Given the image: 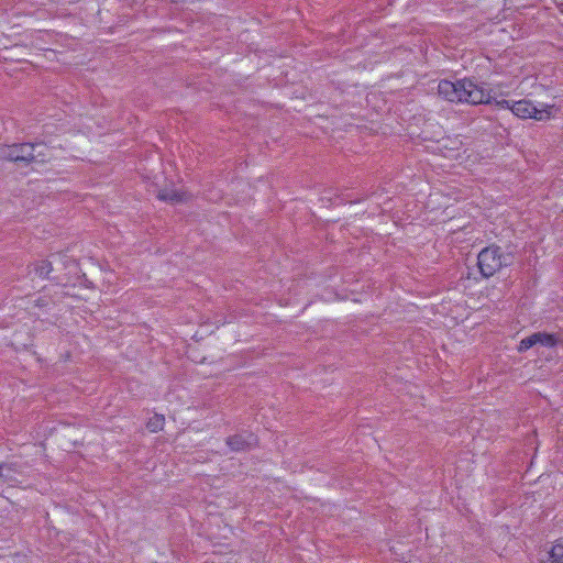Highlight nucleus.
<instances>
[{
  "label": "nucleus",
  "instance_id": "39448f33",
  "mask_svg": "<svg viewBox=\"0 0 563 563\" xmlns=\"http://www.w3.org/2000/svg\"><path fill=\"white\" fill-rule=\"evenodd\" d=\"M465 92L463 93L462 102L471 104H492L493 100L488 92L483 87H479L471 79H464Z\"/></svg>",
  "mask_w": 563,
  "mask_h": 563
},
{
  "label": "nucleus",
  "instance_id": "f03ea898",
  "mask_svg": "<svg viewBox=\"0 0 563 563\" xmlns=\"http://www.w3.org/2000/svg\"><path fill=\"white\" fill-rule=\"evenodd\" d=\"M42 146L41 143H20L3 145L0 147V159L27 165L36 159L35 150Z\"/></svg>",
  "mask_w": 563,
  "mask_h": 563
},
{
  "label": "nucleus",
  "instance_id": "423d86ee",
  "mask_svg": "<svg viewBox=\"0 0 563 563\" xmlns=\"http://www.w3.org/2000/svg\"><path fill=\"white\" fill-rule=\"evenodd\" d=\"M465 92L464 79L455 82L450 80H441L438 85V93L443 99L451 102H462L463 93Z\"/></svg>",
  "mask_w": 563,
  "mask_h": 563
},
{
  "label": "nucleus",
  "instance_id": "0eeeda50",
  "mask_svg": "<svg viewBox=\"0 0 563 563\" xmlns=\"http://www.w3.org/2000/svg\"><path fill=\"white\" fill-rule=\"evenodd\" d=\"M30 267L32 268L31 272L41 278H49V273L53 269L52 262L47 260L35 262Z\"/></svg>",
  "mask_w": 563,
  "mask_h": 563
},
{
  "label": "nucleus",
  "instance_id": "1a4fd4ad",
  "mask_svg": "<svg viewBox=\"0 0 563 563\" xmlns=\"http://www.w3.org/2000/svg\"><path fill=\"white\" fill-rule=\"evenodd\" d=\"M157 198L163 201L176 203L184 200V194L175 189H162L158 191Z\"/></svg>",
  "mask_w": 563,
  "mask_h": 563
},
{
  "label": "nucleus",
  "instance_id": "ddd939ff",
  "mask_svg": "<svg viewBox=\"0 0 563 563\" xmlns=\"http://www.w3.org/2000/svg\"><path fill=\"white\" fill-rule=\"evenodd\" d=\"M492 100H493L492 104H495L498 108L510 109L511 110V104L512 103H510L509 100H506V99L497 100L495 98H492Z\"/></svg>",
  "mask_w": 563,
  "mask_h": 563
},
{
  "label": "nucleus",
  "instance_id": "f257e3e1",
  "mask_svg": "<svg viewBox=\"0 0 563 563\" xmlns=\"http://www.w3.org/2000/svg\"><path fill=\"white\" fill-rule=\"evenodd\" d=\"M514 254L504 252L500 246L492 244L484 247L477 255V266L484 278H489L503 267L514 264Z\"/></svg>",
  "mask_w": 563,
  "mask_h": 563
},
{
  "label": "nucleus",
  "instance_id": "7ed1b4c3",
  "mask_svg": "<svg viewBox=\"0 0 563 563\" xmlns=\"http://www.w3.org/2000/svg\"><path fill=\"white\" fill-rule=\"evenodd\" d=\"M553 106L538 109L530 100H519L511 104V112L520 119L548 120L551 117Z\"/></svg>",
  "mask_w": 563,
  "mask_h": 563
},
{
  "label": "nucleus",
  "instance_id": "6e6552de",
  "mask_svg": "<svg viewBox=\"0 0 563 563\" xmlns=\"http://www.w3.org/2000/svg\"><path fill=\"white\" fill-rule=\"evenodd\" d=\"M533 338L536 339V344H540L545 347H554L559 342L555 334L547 332H536L533 333Z\"/></svg>",
  "mask_w": 563,
  "mask_h": 563
},
{
  "label": "nucleus",
  "instance_id": "9b49d317",
  "mask_svg": "<svg viewBox=\"0 0 563 563\" xmlns=\"http://www.w3.org/2000/svg\"><path fill=\"white\" fill-rule=\"evenodd\" d=\"M164 422L165 418L163 415H155L147 421L146 427L151 432H157L163 429Z\"/></svg>",
  "mask_w": 563,
  "mask_h": 563
},
{
  "label": "nucleus",
  "instance_id": "2eb2a0df",
  "mask_svg": "<svg viewBox=\"0 0 563 563\" xmlns=\"http://www.w3.org/2000/svg\"><path fill=\"white\" fill-rule=\"evenodd\" d=\"M47 305H48V299H46V298H38L35 300L36 307L43 308V307H46Z\"/></svg>",
  "mask_w": 563,
  "mask_h": 563
},
{
  "label": "nucleus",
  "instance_id": "9d476101",
  "mask_svg": "<svg viewBox=\"0 0 563 563\" xmlns=\"http://www.w3.org/2000/svg\"><path fill=\"white\" fill-rule=\"evenodd\" d=\"M543 563H563V543L556 542L548 553Z\"/></svg>",
  "mask_w": 563,
  "mask_h": 563
},
{
  "label": "nucleus",
  "instance_id": "dca6fc26",
  "mask_svg": "<svg viewBox=\"0 0 563 563\" xmlns=\"http://www.w3.org/2000/svg\"><path fill=\"white\" fill-rule=\"evenodd\" d=\"M2 470H3V465L0 464V477L2 476Z\"/></svg>",
  "mask_w": 563,
  "mask_h": 563
},
{
  "label": "nucleus",
  "instance_id": "20e7f679",
  "mask_svg": "<svg viewBox=\"0 0 563 563\" xmlns=\"http://www.w3.org/2000/svg\"><path fill=\"white\" fill-rule=\"evenodd\" d=\"M225 444L232 452H245L257 446V437L247 430H242L225 439Z\"/></svg>",
  "mask_w": 563,
  "mask_h": 563
},
{
  "label": "nucleus",
  "instance_id": "f8f14e48",
  "mask_svg": "<svg viewBox=\"0 0 563 563\" xmlns=\"http://www.w3.org/2000/svg\"><path fill=\"white\" fill-rule=\"evenodd\" d=\"M536 344V339L533 338V333L519 342L518 352L523 353L529 349L533 347Z\"/></svg>",
  "mask_w": 563,
  "mask_h": 563
},
{
  "label": "nucleus",
  "instance_id": "4468645a",
  "mask_svg": "<svg viewBox=\"0 0 563 563\" xmlns=\"http://www.w3.org/2000/svg\"><path fill=\"white\" fill-rule=\"evenodd\" d=\"M35 157H37V158L33 159V162H41V163H43V162L47 161V155L44 152H42V151H38V152L35 151Z\"/></svg>",
  "mask_w": 563,
  "mask_h": 563
}]
</instances>
